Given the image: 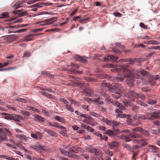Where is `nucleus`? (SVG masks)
I'll use <instances>...</instances> for the list:
<instances>
[{"mask_svg": "<svg viewBox=\"0 0 160 160\" xmlns=\"http://www.w3.org/2000/svg\"><path fill=\"white\" fill-rule=\"evenodd\" d=\"M25 2L24 1H19L17 2L13 6V8L15 9H17L24 6L23 3Z\"/></svg>", "mask_w": 160, "mask_h": 160, "instance_id": "1a4fd4ad", "label": "nucleus"}, {"mask_svg": "<svg viewBox=\"0 0 160 160\" xmlns=\"http://www.w3.org/2000/svg\"><path fill=\"white\" fill-rule=\"evenodd\" d=\"M128 67V65H123L120 67V68H116L111 69V70L117 72L120 71L121 73L120 74H119L118 76L114 78V80L117 82L122 81L123 80V78H125L127 84L130 87H132L134 86V79L131 73L127 74L128 72H129Z\"/></svg>", "mask_w": 160, "mask_h": 160, "instance_id": "f257e3e1", "label": "nucleus"}, {"mask_svg": "<svg viewBox=\"0 0 160 160\" xmlns=\"http://www.w3.org/2000/svg\"><path fill=\"white\" fill-rule=\"evenodd\" d=\"M116 47H118L121 48H122L124 47V46L119 43H117L116 44Z\"/></svg>", "mask_w": 160, "mask_h": 160, "instance_id": "338daca9", "label": "nucleus"}, {"mask_svg": "<svg viewBox=\"0 0 160 160\" xmlns=\"http://www.w3.org/2000/svg\"><path fill=\"white\" fill-rule=\"evenodd\" d=\"M133 141H134V143L142 144V146H145L147 144L146 143L144 142V140L143 139L140 140L135 139L133 140Z\"/></svg>", "mask_w": 160, "mask_h": 160, "instance_id": "4468645a", "label": "nucleus"}, {"mask_svg": "<svg viewBox=\"0 0 160 160\" xmlns=\"http://www.w3.org/2000/svg\"><path fill=\"white\" fill-rule=\"evenodd\" d=\"M49 149L47 147L45 146H42L41 145V152L42 151H43L44 152H47L49 151Z\"/></svg>", "mask_w": 160, "mask_h": 160, "instance_id": "2f4dec72", "label": "nucleus"}, {"mask_svg": "<svg viewBox=\"0 0 160 160\" xmlns=\"http://www.w3.org/2000/svg\"><path fill=\"white\" fill-rule=\"evenodd\" d=\"M75 59L76 60H78L80 62H85L87 59L86 57H82L78 55H76L75 57Z\"/></svg>", "mask_w": 160, "mask_h": 160, "instance_id": "9b49d317", "label": "nucleus"}, {"mask_svg": "<svg viewBox=\"0 0 160 160\" xmlns=\"http://www.w3.org/2000/svg\"><path fill=\"white\" fill-rule=\"evenodd\" d=\"M122 138L125 139L127 142H128L131 141V139L129 136L123 135L122 136Z\"/></svg>", "mask_w": 160, "mask_h": 160, "instance_id": "473e14b6", "label": "nucleus"}, {"mask_svg": "<svg viewBox=\"0 0 160 160\" xmlns=\"http://www.w3.org/2000/svg\"><path fill=\"white\" fill-rule=\"evenodd\" d=\"M149 49H158L160 50V46H156L155 47H151L148 48Z\"/></svg>", "mask_w": 160, "mask_h": 160, "instance_id": "052dcab7", "label": "nucleus"}, {"mask_svg": "<svg viewBox=\"0 0 160 160\" xmlns=\"http://www.w3.org/2000/svg\"><path fill=\"white\" fill-rule=\"evenodd\" d=\"M133 118L135 122V121H138L137 122H135V125L136 126H138L141 123V122H140L139 119H148L146 115L140 114H136L134 115L133 116Z\"/></svg>", "mask_w": 160, "mask_h": 160, "instance_id": "20e7f679", "label": "nucleus"}, {"mask_svg": "<svg viewBox=\"0 0 160 160\" xmlns=\"http://www.w3.org/2000/svg\"><path fill=\"white\" fill-rule=\"evenodd\" d=\"M9 16V13L8 12H5L2 13L1 15V16H0V18H5L8 17Z\"/></svg>", "mask_w": 160, "mask_h": 160, "instance_id": "c756f323", "label": "nucleus"}, {"mask_svg": "<svg viewBox=\"0 0 160 160\" xmlns=\"http://www.w3.org/2000/svg\"><path fill=\"white\" fill-rule=\"evenodd\" d=\"M123 147L129 151H132V149L131 146L128 144L124 143L122 145Z\"/></svg>", "mask_w": 160, "mask_h": 160, "instance_id": "bb28decb", "label": "nucleus"}, {"mask_svg": "<svg viewBox=\"0 0 160 160\" xmlns=\"http://www.w3.org/2000/svg\"><path fill=\"white\" fill-rule=\"evenodd\" d=\"M84 92L86 94V95L88 96H93V92L90 89L87 88L84 90Z\"/></svg>", "mask_w": 160, "mask_h": 160, "instance_id": "f3484780", "label": "nucleus"}, {"mask_svg": "<svg viewBox=\"0 0 160 160\" xmlns=\"http://www.w3.org/2000/svg\"><path fill=\"white\" fill-rule=\"evenodd\" d=\"M146 114L147 115L151 116V117L149 118V119L151 120H153L154 119L158 118L160 117L159 115V114H160V112L159 111H155L153 113L148 112Z\"/></svg>", "mask_w": 160, "mask_h": 160, "instance_id": "39448f33", "label": "nucleus"}, {"mask_svg": "<svg viewBox=\"0 0 160 160\" xmlns=\"http://www.w3.org/2000/svg\"><path fill=\"white\" fill-rule=\"evenodd\" d=\"M118 59V57L114 56L112 55H109L108 56V58H104L103 61H108L109 59L112 60L113 62H115Z\"/></svg>", "mask_w": 160, "mask_h": 160, "instance_id": "423d86ee", "label": "nucleus"}, {"mask_svg": "<svg viewBox=\"0 0 160 160\" xmlns=\"http://www.w3.org/2000/svg\"><path fill=\"white\" fill-rule=\"evenodd\" d=\"M22 9L14 11L13 13L14 14L18 15L20 17L26 16L27 14V12L25 11L22 12Z\"/></svg>", "mask_w": 160, "mask_h": 160, "instance_id": "0eeeda50", "label": "nucleus"}, {"mask_svg": "<svg viewBox=\"0 0 160 160\" xmlns=\"http://www.w3.org/2000/svg\"><path fill=\"white\" fill-rule=\"evenodd\" d=\"M59 128L61 130L60 131V133L63 136H65L67 132L66 128L63 126H61Z\"/></svg>", "mask_w": 160, "mask_h": 160, "instance_id": "5701e85b", "label": "nucleus"}, {"mask_svg": "<svg viewBox=\"0 0 160 160\" xmlns=\"http://www.w3.org/2000/svg\"><path fill=\"white\" fill-rule=\"evenodd\" d=\"M22 114L26 115L27 116H28L30 115V113L28 111H23L22 112Z\"/></svg>", "mask_w": 160, "mask_h": 160, "instance_id": "680f3d73", "label": "nucleus"}, {"mask_svg": "<svg viewBox=\"0 0 160 160\" xmlns=\"http://www.w3.org/2000/svg\"><path fill=\"white\" fill-rule=\"evenodd\" d=\"M43 5L42 3H36L34 5H32L33 7H38V8H41L42 7V5Z\"/></svg>", "mask_w": 160, "mask_h": 160, "instance_id": "5fc2aeb1", "label": "nucleus"}, {"mask_svg": "<svg viewBox=\"0 0 160 160\" xmlns=\"http://www.w3.org/2000/svg\"><path fill=\"white\" fill-rule=\"evenodd\" d=\"M115 89H116L118 90V93L121 94L122 93H125L124 92V89L121 86L120 84H116L115 85H113Z\"/></svg>", "mask_w": 160, "mask_h": 160, "instance_id": "6e6552de", "label": "nucleus"}, {"mask_svg": "<svg viewBox=\"0 0 160 160\" xmlns=\"http://www.w3.org/2000/svg\"><path fill=\"white\" fill-rule=\"evenodd\" d=\"M44 131L50 135L51 136L55 137H57V136L56 133L55 132L48 129L45 128L44 129Z\"/></svg>", "mask_w": 160, "mask_h": 160, "instance_id": "f8f14e48", "label": "nucleus"}, {"mask_svg": "<svg viewBox=\"0 0 160 160\" xmlns=\"http://www.w3.org/2000/svg\"><path fill=\"white\" fill-rule=\"evenodd\" d=\"M142 130V128L140 127H138L136 128L132 129V131L133 132H141Z\"/></svg>", "mask_w": 160, "mask_h": 160, "instance_id": "f704fd0d", "label": "nucleus"}, {"mask_svg": "<svg viewBox=\"0 0 160 160\" xmlns=\"http://www.w3.org/2000/svg\"><path fill=\"white\" fill-rule=\"evenodd\" d=\"M13 115L11 114H8L7 116H5L4 118L5 119L7 120H12L13 118Z\"/></svg>", "mask_w": 160, "mask_h": 160, "instance_id": "c03bdc74", "label": "nucleus"}, {"mask_svg": "<svg viewBox=\"0 0 160 160\" xmlns=\"http://www.w3.org/2000/svg\"><path fill=\"white\" fill-rule=\"evenodd\" d=\"M42 74L44 75H46L47 76H50V74L48 72L46 71H43L41 72Z\"/></svg>", "mask_w": 160, "mask_h": 160, "instance_id": "864d4df0", "label": "nucleus"}, {"mask_svg": "<svg viewBox=\"0 0 160 160\" xmlns=\"http://www.w3.org/2000/svg\"><path fill=\"white\" fill-rule=\"evenodd\" d=\"M36 136H37V138L38 139H40L42 137V135L41 133L39 132H37L36 133Z\"/></svg>", "mask_w": 160, "mask_h": 160, "instance_id": "3c124183", "label": "nucleus"}, {"mask_svg": "<svg viewBox=\"0 0 160 160\" xmlns=\"http://www.w3.org/2000/svg\"><path fill=\"white\" fill-rule=\"evenodd\" d=\"M96 149V148L92 146H89L87 148L86 150L88 152L94 153Z\"/></svg>", "mask_w": 160, "mask_h": 160, "instance_id": "393cba45", "label": "nucleus"}, {"mask_svg": "<svg viewBox=\"0 0 160 160\" xmlns=\"http://www.w3.org/2000/svg\"><path fill=\"white\" fill-rule=\"evenodd\" d=\"M42 93L46 97L48 98H50L51 97V95H50V94L47 93L46 92H42Z\"/></svg>", "mask_w": 160, "mask_h": 160, "instance_id": "4d7b16f0", "label": "nucleus"}, {"mask_svg": "<svg viewBox=\"0 0 160 160\" xmlns=\"http://www.w3.org/2000/svg\"><path fill=\"white\" fill-rule=\"evenodd\" d=\"M13 118H12V120L18 122H20L21 120L23 118L20 115L17 114L13 115Z\"/></svg>", "mask_w": 160, "mask_h": 160, "instance_id": "ddd939ff", "label": "nucleus"}, {"mask_svg": "<svg viewBox=\"0 0 160 160\" xmlns=\"http://www.w3.org/2000/svg\"><path fill=\"white\" fill-rule=\"evenodd\" d=\"M31 148L32 149L35 150L38 152H41V145L38 143H37L31 146Z\"/></svg>", "mask_w": 160, "mask_h": 160, "instance_id": "9d476101", "label": "nucleus"}, {"mask_svg": "<svg viewBox=\"0 0 160 160\" xmlns=\"http://www.w3.org/2000/svg\"><path fill=\"white\" fill-rule=\"evenodd\" d=\"M100 99V98H94L92 100V101L94 102L97 103L98 104H103V102L100 101H99V100Z\"/></svg>", "mask_w": 160, "mask_h": 160, "instance_id": "c85d7f7f", "label": "nucleus"}, {"mask_svg": "<svg viewBox=\"0 0 160 160\" xmlns=\"http://www.w3.org/2000/svg\"><path fill=\"white\" fill-rule=\"evenodd\" d=\"M34 117L37 120L40 122H44L45 121V119L43 117L40 116L37 114H35L34 115Z\"/></svg>", "mask_w": 160, "mask_h": 160, "instance_id": "dca6fc26", "label": "nucleus"}, {"mask_svg": "<svg viewBox=\"0 0 160 160\" xmlns=\"http://www.w3.org/2000/svg\"><path fill=\"white\" fill-rule=\"evenodd\" d=\"M57 18L55 17H53L47 20V24H50L56 21Z\"/></svg>", "mask_w": 160, "mask_h": 160, "instance_id": "a878e982", "label": "nucleus"}, {"mask_svg": "<svg viewBox=\"0 0 160 160\" xmlns=\"http://www.w3.org/2000/svg\"><path fill=\"white\" fill-rule=\"evenodd\" d=\"M129 105L131 106H132L131 109L135 113L138 112L139 110V108L138 106L136 105H132L131 104H129Z\"/></svg>", "mask_w": 160, "mask_h": 160, "instance_id": "b1692460", "label": "nucleus"}, {"mask_svg": "<svg viewBox=\"0 0 160 160\" xmlns=\"http://www.w3.org/2000/svg\"><path fill=\"white\" fill-rule=\"evenodd\" d=\"M142 38L144 39H151V38L148 36L147 35H145L142 37Z\"/></svg>", "mask_w": 160, "mask_h": 160, "instance_id": "e2e57ef3", "label": "nucleus"}, {"mask_svg": "<svg viewBox=\"0 0 160 160\" xmlns=\"http://www.w3.org/2000/svg\"><path fill=\"white\" fill-rule=\"evenodd\" d=\"M128 59V60L127 61V62H128L130 64H133L135 61H137V59L136 58H135L133 59L129 58Z\"/></svg>", "mask_w": 160, "mask_h": 160, "instance_id": "4c0bfd02", "label": "nucleus"}, {"mask_svg": "<svg viewBox=\"0 0 160 160\" xmlns=\"http://www.w3.org/2000/svg\"><path fill=\"white\" fill-rule=\"evenodd\" d=\"M128 94V95L127 97L132 99H133L134 98H140L142 100H144L145 98V97L143 94L142 93H138L134 91H129Z\"/></svg>", "mask_w": 160, "mask_h": 160, "instance_id": "f03ea898", "label": "nucleus"}, {"mask_svg": "<svg viewBox=\"0 0 160 160\" xmlns=\"http://www.w3.org/2000/svg\"><path fill=\"white\" fill-rule=\"evenodd\" d=\"M33 35V34H31L29 35H28V36H27L25 38L24 40L25 41H28L32 40V39L30 38L32 37Z\"/></svg>", "mask_w": 160, "mask_h": 160, "instance_id": "37998d69", "label": "nucleus"}, {"mask_svg": "<svg viewBox=\"0 0 160 160\" xmlns=\"http://www.w3.org/2000/svg\"><path fill=\"white\" fill-rule=\"evenodd\" d=\"M120 94L118 93V92L116 94H115L112 95L113 98L116 99H117L120 98Z\"/></svg>", "mask_w": 160, "mask_h": 160, "instance_id": "49530a36", "label": "nucleus"}, {"mask_svg": "<svg viewBox=\"0 0 160 160\" xmlns=\"http://www.w3.org/2000/svg\"><path fill=\"white\" fill-rule=\"evenodd\" d=\"M8 140L7 136L3 133H0V143L3 141H7Z\"/></svg>", "mask_w": 160, "mask_h": 160, "instance_id": "6ab92c4d", "label": "nucleus"}, {"mask_svg": "<svg viewBox=\"0 0 160 160\" xmlns=\"http://www.w3.org/2000/svg\"><path fill=\"white\" fill-rule=\"evenodd\" d=\"M55 118L57 121L62 123H64L65 121V120L63 117H62L58 115L55 117Z\"/></svg>", "mask_w": 160, "mask_h": 160, "instance_id": "412c9836", "label": "nucleus"}, {"mask_svg": "<svg viewBox=\"0 0 160 160\" xmlns=\"http://www.w3.org/2000/svg\"><path fill=\"white\" fill-rule=\"evenodd\" d=\"M141 132H142V134H143L145 136H148L149 135V133L146 130H142V129Z\"/></svg>", "mask_w": 160, "mask_h": 160, "instance_id": "a18cd8bd", "label": "nucleus"}, {"mask_svg": "<svg viewBox=\"0 0 160 160\" xmlns=\"http://www.w3.org/2000/svg\"><path fill=\"white\" fill-rule=\"evenodd\" d=\"M155 53V52H151L149 54L146 56L147 57H149L152 56V55H154Z\"/></svg>", "mask_w": 160, "mask_h": 160, "instance_id": "774afa93", "label": "nucleus"}, {"mask_svg": "<svg viewBox=\"0 0 160 160\" xmlns=\"http://www.w3.org/2000/svg\"><path fill=\"white\" fill-rule=\"evenodd\" d=\"M48 124L51 126L55 127L58 128H59L61 126V125H60L58 123L55 122H49Z\"/></svg>", "mask_w": 160, "mask_h": 160, "instance_id": "aec40b11", "label": "nucleus"}, {"mask_svg": "<svg viewBox=\"0 0 160 160\" xmlns=\"http://www.w3.org/2000/svg\"><path fill=\"white\" fill-rule=\"evenodd\" d=\"M140 47H142V48H144L146 46H145L143 44H138V45H136L135 46V48H139Z\"/></svg>", "mask_w": 160, "mask_h": 160, "instance_id": "0e129e2a", "label": "nucleus"}, {"mask_svg": "<svg viewBox=\"0 0 160 160\" xmlns=\"http://www.w3.org/2000/svg\"><path fill=\"white\" fill-rule=\"evenodd\" d=\"M141 74L143 76L147 75L148 72L144 70H142L140 71Z\"/></svg>", "mask_w": 160, "mask_h": 160, "instance_id": "603ef678", "label": "nucleus"}, {"mask_svg": "<svg viewBox=\"0 0 160 160\" xmlns=\"http://www.w3.org/2000/svg\"><path fill=\"white\" fill-rule=\"evenodd\" d=\"M151 148L148 149V150L150 152H159V148L155 147L153 145H151L150 146Z\"/></svg>", "mask_w": 160, "mask_h": 160, "instance_id": "a211bd4d", "label": "nucleus"}, {"mask_svg": "<svg viewBox=\"0 0 160 160\" xmlns=\"http://www.w3.org/2000/svg\"><path fill=\"white\" fill-rule=\"evenodd\" d=\"M112 104L116 107L115 112L118 113H121L123 112L122 111L124 110L125 107L122 106L120 103L117 101H115Z\"/></svg>", "mask_w": 160, "mask_h": 160, "instance_id": "7ed1b4c3", "label": "nucleus"}, {"mask_svg": "<svg viewBox=\"0 0 160 160\" xmlns=\"http://www.w3.org/2000/svg\"><path fill=\"white\" fill-rule=\"evenodd\" d=\"M31 56V54L29 52H25L24 53V56L26 57H29Z\"/></svg>", "mask_w": 160, "mask_h": 160, "instance_id": "13d9d810", "label": "nucleus"}, {"mask_svg": "<svg viewBox=\"0 0 160 160\" xmlns=\"http://www.w3.org/2000/svg\"><path fill=\"white\" fill-rule=\"evenodd\" d=\"M113 14L115 17H121L122 16V14L118 12H114Z\"/></svg>", "mask_w": 160, "mask_h": 160, "instance_id": "bf43d9fd", "label": "nucleus"}, {"mask_svg": "<svg viewBox=\"0 0 160 160\" xmlns=\"http://www.w3.org/2000/svg\"><path fill=\"white\" fill-rule=\"evenodd\" d=\"M139 25L141 27L144 29H146L147 28V26H146L143 22L140 23Z\"/></svg>", "mask_w": 160, "mask_h": 160, "instance_id": "6e6d98bb", "label": "nucleus"}, {"mask_svg": "<svg viewBox=\"0 0 160 160\" xmlns=\"http://www.w3.org/2000/svg\"><path fill=\"white\" fill-rule=\"evenodd\" d=\"M129 135L132 138H140L141 135L138 134L134 132H130L129 131H128Z\"/></svg>", "mask_w": 160, "mask_h": 160, "instance_id": "2eb2a0df", "label": "nucleus"}, {"mask_svg": "<svg viewBox=\"0 0 160 160\" xmlns=\"http://www.w3.org/2000/svg\"><path fill=\"white\" fill-rule=\"evenodd\" d=\"M103 121L107 124L110 125L111 126L112 123V121H110L107 118H105L103 119Z\"/></svg>", "mask_w": 160, "mask_h": 160, "instance_id": "a19ab883", "label": "nucleus"}, {"mask_svg": "<svg viewBox=\"0 0 160 160\" xmlns=\"http://www.w3.org/2000/svg\"><path fill=\"white\" fill-rule=\"evenodd\" d=\"M3 129H4L5 132H6V136H10L11 135V133L10 131L8 130L7 128H3Z\"/></svg>", "mask_w": 160, "mask_h": 160, "instance_id": "de8ad7c7", "label": "nucleus"}, {"mask_svg": "<svg viewBox=\"0 0 160 160\" xmlns=\"http://www.w3.org/2000/svg\"><path fill=\"white\" fill-rule=\"evenodd\" d=\"M104 95L106 97V98H105V99L107 102L113 103V102H112V99L109 98V97L108 95H106L105 93H104Z\"/></svg>", "mask_w": 160, "mask_h": 160, "instance_id": "58836bf2", "label": "nucleus"}, {"mask_svg": "<svg viewBox=\"0 0 160 160\" xmlns=\"http://www.w3.org/2000/svg\"><path fill=\"white\" fill-rule=\"evenodd\" d=\"M118 145V143L115 142H113L109 144V148L111 149L116 147Z\"/></svg>", "mask_w": 160, "mask_h": 160, "instance_id": "cd10ccee", "label": "nucleus"}, {"mask_svg": "<svg viewBox=\"0 0 160 160\" xmlns=\"http://www.w3.org/2000/svg\"><path fill=\"white\" fill-rule=\"evenodd\" d=\"M15 136L17 138L22 140H25V136L23 135L16 134Z\"/></svg>", "mask_w": 160, "mask_h": 160, "instance_id": "c9c22d12", "label": "nucleus"}, {"mask_svg": "<svg viewBox=\"0 0 160 160\" xmlns=\"http://www.w3.org/2000/svg\"><path fill=\"white\" fill-rule=\"evenodd\" d=\"M16 100L18 101H19L21 102H23L24 103H26L27 102V101L25 99H24V98H17L16 99Z\"/></svg>", "mask_w": 160, "mask_h": 160, "instance_id": "09e8293b", "label": "nucleus"}, {"mask_svg": "<svg viewBox=\"0 0 160 160\" xmlns=\"http://www.w3.org/2000/svg\"><path fill=\"white\" fill-rule=\"evenodd\" d=\"M66 148H67L68 150H69L70 151L73 152L74 151V147L73 146L70 145Z\"/></svg>", "mask_w": 160, "mask_h": 160, "instance_id": "8fccbe9b", "label": "nucleus"}, {"mask_svg": "<svg viewBox=\"0 0 160 160\" xmlns=\"http://www.w3.org/2000/svg\"><path fill=\"white\" fill-rule=\"evenodd\" d=\"M137 104L142 106L144 107H146L148 106V105L145 102H142L141 101H137Z\"/></svg>", "mask_w": 160, "mask_h": 160, "instance_id": "7c9ffc66", "label": "nucleus"}, {"mask_svg": "<svg viewBox=\"0 0 160 160\" xmlns=\"http://www.w3.org/2000/svg\"><path fill=\"white\" fill-rule=\"evenodd\" d=\"M94 153L97 158H100L102 157V152L100 150L97 149Z\"/></svg>", "mask_w": 160, "mask_h": 160, "instance_id": "4be33fe9", "label": "nucleus"}, {"mask_svg": "<svg viewBox=\"0 0 160 160\" xmlns=\"http://www.w3.org/2000/svg\"><path fill=\"white\" fill-rule=\"evenodd\" d=\"M105 133L106 134H107V135H109L111 136H112L114 134V133L113 132L109 130H108L107 131H106Z\"/></svg>", "mask_w": 160, "mask_h": 160, "instance_id": "e433bc0d", "label": "nucleus"}, {"mask_svg": "<svg viewBox=\"0 0 160 160\" xmlns=\"http://www.w3.org/2000/svg\"><path fill=\"white\" fill-rule=\"evenodd\" d=\"M148 44H152L155 45H158L159 44V42L155 40H151L148 42Z\"/></svg>", "mask_w": 160, "mask_h": 160, "instance_id": "72a5a7b5", "label": "nucleus"}, {"mask_svg": "<svg viewBox=\"0 0 160 160\" xmlns=\"http://www.w3.org/2000/svg\"><path fill=\"white\" fill-rule=\"evenodd\" d=\"M148 103L149 104L153 105L155 104L157 102L154 100L149 99L148 101Z\"/></svg>", "mask_w": 160, "mask_h": 160, "instance_id": "79ce46f5", "label": "nucleus"}, {"mask_svg": "<svg viewBox=\"0 0 160 160\" xmlns=\"http://www.w3.org/2000/svg\"><path fill=\"white\" fill-rule=\"evenodd\" d=\"M112 123L111 126L112 127H117L120 124L119 122H118L116 121H112Z\"/></svg>", "mask_w": 160, "mask_h": 160, "instance_id": "ea45409f", "label": "nucleus"}, {"mask_svg": "<svg viewBox=\"0 0 160 160\" xmlns=\"http://www.w3.org/2000/svg\"><path fill=\"white\" fill-rule=\"evenodd\" d=\"M88 131L90 132H92L94 131V129L91 127H90L89 126H88V128L87 129Z\"/></svg>", "mask_w": 160, "mask_h": 160, "instance_id": "69168bd1", "label": "nucleus"}]
</instances>
